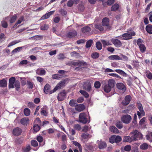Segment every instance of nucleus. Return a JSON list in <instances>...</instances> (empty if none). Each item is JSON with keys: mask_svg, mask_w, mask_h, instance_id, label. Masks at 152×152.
Instances as JSON below:
<instances>
[{"mask_svg": "<svg viewBox=\"0 0 152 152\" xmlns=\"http://www.w3.org/2000/svg\"><path fill=\"white\" fill-rule=\"evenodd\" d=\"M130 135L131 136L133 141L138 140L142 139L143 136L141 133L137 130H134L130 133Z\"/></svg>", "mask_w": 152, "mask_h": 152, "instance_id": "obj_1", "label": "nucleus"}, {"mask_svg": "<svg viewBox=\"0 0 152 152\" xmlns=\"http://www.w3.org/2000/svg\"><path fill=\"white\" fill-rule=\"evenodd\" d=\"M132 120L131 116L128 114L122 115L121 117V120L122 122L125 124H129Z\"/></svg>", "mask_w": 152, "mask_h": 152, "instance_id": "obj_2", "label": "nucleus"}, {"mask_svg": "<svg viewBox=\"0 0 152 152\" xmlns=\"http://www.w3.org/2000/svg\"><path fill=\"white\" fill-rule=\"evenodd\" d=\"M135 35V33L134 31H131L129 32L125 33L122 35V39L124 40H128L132 38V36H134Z\"/></svg>", "mask_w": 152, "mask_h": 152, "instance_id": "obj_3", "label": "nucleus"}, {"mask_svg": "<svg viewBox=\"0 0 152 152\" xmlns=\"http://www.w3.org/2000/svg\"><path fill=\"white\" fill-rule=\"evenodd\" d=\"M116 86L120 92L122 94L124 93L126 91V86L122 83H118Z\"/></svg>", "mask_w": 152, "mask_h": 152, "instance_id": "obj_4", "label": "nucleus"}, {"mask_svg": "<svg viewBox=\"0 0 152 152\" xmlns=\"http://www.w3.org/2000/svg\"><path fill=\"white\" fill-rule=\"evenodd\" d=\"M137 107L140 111H137V115L139 118H140L141 117V115L143 116L145 115V112L144 111L142 104L140 102L137 103Z\"/></svg>", "mask_w": 152, "mask_h": 152, "instance_id": "obj_5", "label": "nucleus"}, {"mask_svg": "<svg viewBox=\"0 0 152 152\" xmlns=\"http://www.w3.org/2000/svg\"><path fill=\"white\" fill-rule=\"evenodd\" d=\"M79 121L83 124H86L88 121L86 115L85 113H82L80 114L79 116Z\"/></svg>", "mask_w": 152, "mask_h": 152, "instance_id": "obj_6", "label": "nucleus"}, {"mask_svg": "<svg viewBox=\"0 0 152 152\" xmlns=\"http://www.w3.org/2000/svg\"><path fill=\"white\" fill-rule=\"evenodd\" d=\"M65 83V81H64L60 82L56 85L53 91H50V94H51L52 93L56 91L58 89H61L64 86Z\"/></svg>", "mask_w": 152, "mask_h": 152, "instance_id": "obj_7", "label": "nucleus"}, {"mask_svg": "<svg viewBox=\"0 0 152 152\" xmlns=\"http://www.w3.org/2000/svg\"><path fill=\"white\" fill-rule=\"evenodd\" d=\"M102 24L103 26L105 27V28L107 30H109L111 28L109 23V19L107 18H105L103 19Z\"/></svg>", "mask_w": 152, "mask_h": 152, "instance_id": "obj_8", "label": "nucleus"}, {"mask_svg": "<svg viewBox=\"0 0 152 152\" xmlns=\"http://www.w3.org/2000/svg\"><path fill=\"white\" fill-rule=\"evenodd\" d=\"M83 88L88 92L91 91L92 89L91 84L88 81L85 82L83 86Z\"/></svg>", "mask_w": 152, "mask_h": 152, "instance_id": "obj_9", "label": "nucleus"}, {"mask_svg": "<svg viewBox=\"0 0 152 152\" xmlns=\"http://www.w3.org/2000/svg\"><path fill=\"white\" fill-rule=\"evenodd\" d=\"M66 93L64 91L58 94L57 98L59 101H62L66 98Z\"/></svg>", "mask_w": 152, "mask_h": 152, "instance_id": "obj_10", "label": "nucleus"}, {"mask_svg": "<svg viewBox=\"0 0 152 152\" xmlns=\"http://www.w3.org/2000/svg\"><path fill=\"white\" fill-rule=\"evenodd\" d=\"M111 41L116 47L119 48L122 45V43L121 41L117 39L113 38L111 39Z\"/></svg>", "mask_w": 152, "mask_h": 152, "instance_id": "obj_11", "label": "nucleus"}, {"mask_svg": "<svg viewBox=\"0 0 152 152\" xmlns=\"http://www.w3.org/2000/svg\"><path fill=\"white\" fill-rule=\"evenodd\" d=\"M72 65L75 66H87V64L86 62L80 61H77L73 62L72 63Z\"/></svg>", "mask_w": 152, "mask_h": 152, "instance_id": "obj_12", "label": "nucleus"}, {"mask_svg": "<svg viewBox=\"0 0 152 152\" xmlns=\"http://www.w3.org/2000/svg\"><path fill=\"white\" fill-rule=\"evenodd\" d=\"M15 77H11L9 80V88H13L15 84Z\"/></svg>", "mask_w": 152, "mask_h": 152, "instance_id": "obj_13", "label": "nucleus"}, {"mask_svg": "<svg viewBox=\"0 0 152 152\" xmlns=\"http://www.w3.org/2000/svg\"><path fill=\"white\" fill-rule=\"evenodd\" d=\"M22 132L21 129L19 127H16L13 130V134L14 135L18 136L21 134Z\"/></svg>", "mask_w": 152, "mask_h": 152, "instance_id": "obj_14", "label": "nucleus"}, {"mask_svg": "<svg viewBox=\"0 0 152 152\" xmlns=\"http://www.w3.org/2000/svg\"><path fill=\"white\" fill-rule=\"evenodd\" d=\"M131 97L129 95L126 96L125 98V100L123 101L121 103L124 105H127L130 102L131 100Z\"/></svg>", "mask_w": 152, "mask_h": 152, "instance_id": "obj_15", "label": "nucleus"}, {"mask_svg": "<svg viewBox=\"0 0 152 152\" xmlns=\"http://www.w3.org/2000/svg\"><path fill=\"white\" fill-rule=\"evenodd\" d=\"M75 107V110L79 112L83 110L85 108L84 105L82 104L76 105Z\"/></svg>", "mask_w": 152, "mask_h": 152, "instance_id": "obj_16", "label": "nucleus"}, {"mask_svg": "<svg viewBox=\"0 0 152 152\" xmlns=\"http://www.w3.org/2000/svg\"><path fill=\"white\" fill-rule=\"evenodd\" d=\"M36 74L39 75H45L46 72L43 69H38L36 71Z\"/></svg>", "mask_w": 152, "mask_h": 152, "instance_id": "obj_17", "label": "nucleus"}, {"mask_svg": "<svg viewBox=\"0 0 152 152\" xmlns=\"http://www.w3.org/2000/svg\"><path fill=\"white\" fill-rule=\"evenodd\" d=\"M91 30V29L90 27L86 26L82 28L81 29V31L84 34H87L90 32Z\"/></svg>", "mask_w": 152, "mask_h": 152, "instance_id": "obj_18", "label": "nucleus"}, {"mask_svg": "<svg viewBox=\"0 0 152 152\" xmlns=\"http://www.w3.org/2000/svg\"><path fill=\"white\" fill-rule=\"evenodd\" d=\"M77 35V32L74 30L69 32L67 34V36L69 38H71Z\"/></svg>", "mask_w": 152, "mask_h": 152, "instance_id": "obj_19", "label": "nucleus"}, {"mask_svg": "<svg viewBox=\"0 0 152 152\" xmlns=\"http://www.w3.org/2000/svg\"><path fill=\"white\" fill-rule=\"evenodd\" d=\"M99 148L100 149L105 148L107 146L106 143L103 141H98Z\"/></svg>", "mask_w": 152, "mask_h": 152, "instance_id": "obj_20", "label": "nucleus"}, {"mask_svg": "<svg viewBox=\"0 0 152 152\" xmlns=\"http://www.w3.org/2000/svg\"><path fill=\"white\" fill-rule=\"evenodd\" d=\"M123 141L124 142H130L133 141L131 136H125L124 137L123 139Z\"/></svg>", "mask_w": 152, "mask_h": 152, "instance_id": "obj_21", "label": "nucleus"}, {"mask_svg": "<svg viewBox=\"0 0 152 152\" xmlns=\"http://www.w3.org/2000/svg\"><path fill=\"white\" fill-rule=\"evenodd\" d=\"M110 131L113 133H118L119 132L118 130L114 126H111L109 128Z\"/></svg>", "mask_w": 152, "mask_h": 152, "instance_id": "obj_22", "label": "nucleus"}, {"mask_svg": "<svg viewBox=\"0 0 152 152\" xmlns=\"http://www.w3.org/2000/svg\"><path fill=\"white\" fill-rule=\"evenodd\" d=\"M115 83V81L114 80L110 79L109 80L107 84L111 88H113L114 87Z\"/></svg>", "mask_w": 152, "mask_h": 152, "instance_id": "obj_23", "label": "nucleus"}, {"mask_svg": "<svg viewBox=\"0 0 152 152\" xmlns=\"http://www.w3.org/2000/svg\"><path fill=\"white\" fill-rule=\"evenodd\" d=\"M29 119L28 118H23L20 120L21 123L24 125H26L28 124Z\"/></svg>", "mask_w": 152, "mask_h": 152, "instance_id": "obj_24", "label": "nucleus"}, {"mask_svg": "<svg viewBox=\"0 0 152 152\" xmlns=\"http://www.w3.org/2000/svg\"><path fill=\"white\" fill-rule=\"evenodd\" d=\"M102 43L104 47H105L106 46L111 45L112 43L109 40H101Z\"/></svg>", "mask_w": 152, "mask_h": 152, "instance_id": "obj_25", "label": "nucleus"}, {"mask_svg": "<svg viewBox=\"0 0 152 152\" xmlns=\"http://www.w3.org/2000/svg\"><path fill=\"white\" fill-rule=\"evenodd\" d=\"M7 81L4 79L0 80V86L1 87H5L7 86Z\"/></svg>", "mask_w": 152, "mask_h": 152, "instance_id": "obj_26", "label": "nucleus"}, {"mask_svg": "<svg viewBox=\"0 0 152 152\" xmlns=\"http://www.w3.org/2000/svg\"><path fill=\"white\" fill-rule=\"evenodd\" d=\"M112 88L109 86L107 84L105 85L104 87V90L106 93H109L110 91Z\"/></svg>", "mask_w": 152, "mask_h": 152, "instance_id": "obj_27", "label": "nucleus"}, {"mask_svg": "<svg viewBox=\"0 0 152 152\" xmlns=\"http://www.w3.org/2000/svg\"><path fill=\"white\" fill-rule=\"evenodd\" d=\"M50 89V86L48 84H46L44 87V91L45 93L48 94Z\"/></svg>", "mask_w": 152, "mask_h": 152, "instance_id": "obj_28", "label": "nucleus"}, {"mask_svg": "<svg viewBox=\"0 0 152 152\" xmlns=\"http://www.w3.org/2000/svg\"><path fill=\"white\" fill-rule=\"evenodd\" d=\"M109 58L111 60H121L122 59L118 55H111L109 57Z\"/></svg>", "mask_w": 152, "mask_h": 152, "instance_id": "obj_29", "label": "nucleus"}, {"mask_svg": "<svg viewBox=\"0 0 152 152\" xmlns=\"http://www.w3.org/2000/svg\"><path fill=\"white\" fill-rule=\"evenodd\" d=\"M146 30L147 32L150 34H152V25L148 24L146 27Z\"/></svg>", "mask_w": 152, "mask_h": 152, "instance_id": "obj_30", "label": "nucleus"}, {"mask_svg": "<svg viewBox=\"0 0 152 152\" xmlns=\"http://www.w3.org/2000/svg\"><path fill=\"white\" fill-rule=\"evenodd\" d=\"M37 140L40 143L39 145L40 146H42L45 144V142L41 143L43 140V137L41 136H38L37 137Z\"/></svg>", "mask_w": 152, "mask_h": 152, "instance_id": "obj_31", "label": "nucleus"}, {"mask_svg": "<svg viewBox=\"0 0 152 152\" xmlns=\"http://www.w3.org/2000/svg\"><path fill=\"white\" fill-rule=\"evenodd\" d=\"M119 7V5L117 4H115L112 6L111 10V11H115L117 10Z\"/></svg>", "mask_w": 152, "mask_h": 152, "instance_id": "obj_32", "label": "nucleus"}, {"mask_svg": "<svg viewBox=\"0 0 152 152\" xmlns=\"http://www.w3.org/2000/svg\"><path fill=\"white\" fill-rule=\"evenodd\" d=\"M115 125L119 129H121L123 127L122 123L120 121L117 122L115 124Z\"/></svg>", "mask_w": 152, "mask_h": 152, "instance_id": "obj_33", "label": "nucleus"}, {"mask_svg": "<svg viewBox=\"0 0 152 152\" xmlns=\"http://www.w3.org/2000/svg\"><path fill=\"white\" fill-rule=\"evenodd\" d=\"M148 145L147 143H143L140 145V148L142 150H146L148 148Z\"/></svg>", "mask_w": 152, "mask_h": 152, "instance_id": "obj_34", "label": "nucleus"}, {"mask_svg": "<svg viewBox=\"0 0 152 152\" xmlns=\"http://www.w3.org/2000/svg\"><path fill=\"white\" fill-rule=\"evenodd\" d=\"M79 92L86 98H88L89 96L88 93L84 90H80Z\"/></svg>", "mask_w": 152, "mask_h": 152, "instance_id": "obj_35", "label": "nucleus"}, {"mask_svg": "<svg viewBox=\"0 0 152 152\" xmlns=\"http://www.w3.org/2000/svg\"><path fill=\"white\" fill-rule=\"evenodd\" d=\"M99 54L97 52H94L92 53L91 54V57L93 59H96L99 57Z\"/></svg>", "mask_w": 152, "mask_h": 152, "instance_id": "obj_36", "label": "nucleus"}, {"mask_svg": "<svg viewBox=\"0 0 152 152\" xmlns=\"http://www.w3.org/2000/svg\"><path fill=\"white\" fill-rule=\"evenodd\" d=\"M93 42V40L92 39H90L86 43V48H89L91 46Z\"/></svg>", "mask_w": 152, "mask_h": 152, "instance_id": "obj_37", "label": "nucleus"}, {"mask_svg": "<svg viewBox=\"0 0 152 152\" xmlns=\"http://www.w3.org/2000/svg\"><path fill=\"white\" fill-rule=\"evenodd\" d=\"M115 71L116 72L118 73L121 75H122L124 76H126V73L123 70H122L121 69H115Z\"/></svg>", "mask_w": 152, "mask_h": 152, "instance_id": "obj_38", "label": "nucleus"}, {"mask_svg": "<svg viewBox=\"0 0 152 152\" xmlns=\"http://www.w3.org/2000/svg\"><path fill=\"white\" fill-rule=\"evenodd\" d=\"M24 114L26 116H29L30 114V110L28 108H25L24 110Z\"/></svg>", "mask_w": 152, "mask_h": 152, "instance_id": "obj_39", "label": "nucleus"}, {"mask_svg": "<svg viewBox=\"0 0 152 152\" xmlns=\"http://www.w3.org/2000/svg\"><path fill=\"white\" fill-rule=\"evenodd\" d=\"M96 46L97 49L99 50H100L102 49V44L99 41L97 42H96Z\"/></svg>", "mask_w": 152, "mask_h": 152, "instance_id": "obj_40", "label": "nucleus"}, {"mask_svg": "<svg viewBox=\"0 0 152 152\" xmlns=\"http://www.w3.org/2000/svg\"><path fill=\"white\" fill-rule=\"evenodd\" d=\"M95 28L99 30L100 31H102L104 30V28L103 27L101 24H97L95 25Z\"/></svg>", "mask_w": 152, "mask_h": 152, "instance_id": "obj_41", "label": "nucleus"}, {"mask_svg": "<svg viewBox=\"0 0 152 152\" xmlns=\"http://www.w3.org/2000/svg\"><path fill=\"white\" fill-rule=\"evenodd\" d=\"M16 88V90L18 91L19 90L20 88V83L19 81L17 80L15 82L14 85Z\"/></svg>", "mask_w": 152, "mask_h": 152, "instance_id": "obj_42", "label": "nucleus"}, {"mask_svg": "<svg viewBox=\"0 0 152 152\" xmlns=\"http://www.w3.org/2000/svg\"><path fill=\"white\" fill-rule=\"evenodd\" d=\"M17 18V16L16 15H14L12 17L10 20V23H14L16 20Z\"/></svg>", "mask_w": 152, "mask_h": 152, "instance_id": "obj_43", "label": "nucleus"}, {"mask_svg": "<svg viewBox=\"0 0 152 152\" xmlns=\"http://www.w3.org/2000/svg\"><path fill=\"white\" fill-rule=\"evenodd\" d=\"M22 49V47H18L14 50H13L12 51V53H13V54L17 53L18 52H20Z\"/></svg>", "mask_w": 152, "mask_h": 152, "instance_id": "obj_44", "label": "nucleus"}, {"mask_svg": "<svg viewBox=\"0 0 152 152\" xmlns=\"http://www.w3.org/2000/svg\"><path fill=\"white\" fill-rule=\"evenodd\" d=\"M145 73L148 78L150 80H152V73L150 72L148 70H146Z\"/></svg>", "mask_w": 152, "mask_h": 152, "instance_id": "obj_45", "label": "nucleus"}, {"mask_svg": "<svg viewBox=\"0 0 152 152\" xmlns=\"http://www.w3.org/2000/svg\"><path fill=\"white\" fill-rule=\"evenodd\" d=\"M34 130L36 132H38L40 129V126L37 124H35L34 126Z\"/></svg>", "mask_w": 152, "mask_h": 152, "instance_id": "obj_46", "label": "nucleus"}, {"mask_svg": "<svg viewBox=\"0 0 152 152\" xmlns=\"http://www.w3.org/2000/svg\"><path fill=\"white\" fill-rule=\"evenodd\" d=\"M65 58L63 53H60L58 56L57 58L59 60H63Z\"/></svg>", "mask_w": 152, "mask_h": 152, "instance_id": "obj_47", "label": "nucleus"}, {"mask_svg": "<svg viewBox=\"0 0 152 152\" xmlns=\"http://www.w3.org/2000/svg\"><path fill=\"white\" fill-rule=\"evenodd\" d=\"M109 141L111 143H113L115 142V135H112L109 139Z\"/></svg>", "mask_w": 152, "mask_h": 152, "instance_id": "obj_48", "label": "nucleus"}, {"mask_svg": "<svg viewBox=\"0 0 152 152\" xmlns=\"http://www.w3.org/2000/svg\"><path fill=\"white\" fill-rule=\"evenodd\" d=\"M74 128L78 131L80 130L82 128L80 125L78 124H75L74 126Z\"/></svg>", "mask_w": 152, "mask_h": 152, "instance_id": "obj_49", "label": "nucleus"}, {"mask_svg": "<svg viewBox=\"0 0 152 152\" xmlns=\"http://www.w3.org/2000/svg\"><path fill=\"white\" fill-rule=\"evenodd\" d=\"M81 136L84 139H86L88 137H89V134L87 133H85L82 134L81 135Z\"/></svg>", "mask_w": 152, "mask_h": 152, "instance_id": "obj_50", "label": "nucleus"}, {"mask_svg": "<svg viewBox=\"0 0 152 152\" xmlns=\"http://www.w3.org/2000/svg\"><path fill=\"white\" fill-rule=\"evenodd\" d=\"M139 48L141 52L143 53L145 51L146 48L144 45H142L139 46Z\"/></svg>", "mask_w": 152, "mask_h": 152, "instance_id": "obj_51", "label": "nucleus"}, {"mask_svg": "<svg viewBox=\"0 0 152 152\" xmlns=\"http://www.w3.org/2000/svg\"><path fill=\"white\" fill-rule=\"evenodd\" d=\"M2 26L4 28H7L8 26V24L6 21L3 20L1 22Z\"/></svg>", "mask_w": 152, "mask_h": 152, "instance_id": "obj_52", "label": "nucleus"}, {"mask_svg": "<svg viewBox=\"0 0 152 152\" xmlns=\"http://www.w3.org/2000/svg\"><path fill=\"white\" fill-rule=\"evenodd\" d=\"M121 137L120 136H116L115 135V142L116 143L120 142L121 141Z\"/></svg>", "mask_w": 152, "mask_h": 152, "instance_id": "obj_53", "label": "nucleus"}, {"mask_svg": "<svg viewBox=\"0 0 152 152\" xmlns=\"http://www.w3.org/2000/svg\"><path fill=\"white\" fill-rule=\"evenodd\" d=\"M31 144L34 147H37L38 145L37 142L35 140H33L31 141Z\"/></svg>", "mask_w": 152, "mask_h": 152, "instance_id": "obj_54", "label": "nucleus"}, {"mask_svg": "<svg viewBox=\"0 0 152 152\" xmlns=\"http://www.w3.org/2000/svg\"><path fill=\"white\" fill-rule=\"evenodd\" d=\"M69 104L72 107L75 106L76 105L75 103V101L73 99L71 100L69 103Z\"/></svg>", "mask_w": 152, "mask_h": 152, "instance_id": "obj_55", "label": "nucleus"}, {"mask_svg": "<svg viewBox=\"0 0 152 152\" xmlns=\"http://www.w3.org/2000/svg\"><path fill=\"white\" fill-rule=\"evenodd\" d=\"M59 12L61 13V14L63 15H65L67 14V12L66 11L64 10L63 9H61L59 10Z\"/></svg>", "mask_w": 152, "mask_h": 152, "instance_id": "obj_56", "label": "nucleus"}, {"mask_svg": "<svg viewBox=\"0 0 152 152\" xmlns=\"http://www.w3.org/2000/svg\"><path fill=\"white\" fill-rule=\"evenodd\" d=\"M131 149V147L130 145H126L124 147V150L127 151H129Z\"/></svg>", "mask_w": 152, "mask_h": 152, "instance_id": "obj_57", "label": "nucleus"}, {"mask_svg": "<svg viewBox=\"0 0 152 152\" xmlns=\"http://www.w3.org/2000/svg\"><path fill=\"white\" fill-rule=\"evenodd\" d=\"M28 63V61L26 60H23L21 61L19 64L20 65H23L27 64Z\"/></svg>", "mask_w": 152, "mask_h": 152, "instance_id": "obj_58", "label": "nucleus"}, {"mask_svg": "<svg viewBox=\"0 0 152 152\" xmlns=\"http://www.w3.org/2000/svg\"><path fill=\"white\" fill-rule=\"evenodd\" d=\"M101 86L100 83L99 81H96L94 84V87L97 88H99Z\"/></svg>", "mask_w": 152, "mask_h": 152, "instance_id": "obj_59", "label": "nucleus"}, {"mask_svg": "<svg viewBox=\"0 0 152 152\" xmlns=\"http://www.w3.org/2000/svg\"><path fill=\"white\" fill-rule=\"evenodd\" d=\"M31 149V148L29 145L26 148H24L23 149V152H28Z\"/></svg>", "mask_w": 152, "mask_h": 152, "instance_id": "obj_60", "label": "nucleus"}, {"mask_svg": "<svg viewBox=\"0 0 152 152\" xmlns=\"http://www.w3.org/2000/svg\"><path fill=\"white\" fill-rule=\"evenodd\" d=\"M41 114L45 116H46L47 115V113L46 110H45L43 108H42L41 109Z\"/></svg>", "mask_w": 152, "mask_h": 152, "instance_id": "obj_61", "label": "nucleus"}, {"mask_svg": "<svg viewBox=\"0 0 152 152\" xmlns=\"http://www.w3.org/2000/svg\"><path fill=\"white\" fill-rule=\"evenodd\" d=\"M73 3V1L70 0L67 2V6L68 7H71L72 6Z\"/></svg>", "mask_w": 152, "mask_h": 152, "instance_id": "obj_62", "label": "nucleus"}, {"mask_svg": "<svg viewBox=\"0 0 152 152\" xmlns=\"http://www.w3.org/2000/svg\"><path fill=\"white\" fill-rule=\"evenodd\" d=\"M50 16L48 13H46L45 15H43L40 18V20H43L48 18Z\"/></svg>", "mask_w": 152, "mask_h": 152, "instance_id": "obj_63", "label": "nucleus"}, {"mask_svg": "<svg viewBox=\"0 0 152 152\" xmlns=\"http://www.w3.org/2000/svg\"><path fill=\"white\" fill-rule=\"evenodd\" d=\"M86 41L85 39H80L77 41V43L78 44L84 43Z\"/></svg>", "mask_w": 152, "mask_h": 152, "instance_id": "obj_64", "label": "nucleus"}]
</instances>
